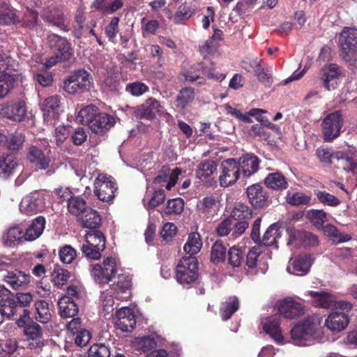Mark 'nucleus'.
<instances>
[{
	"label": "nucleus",
	"mask_w": 357,
	"mask_h": 357,
	"mask_svg": "<svg viewBox=\"0 0 357 357\" xmlns=\"http://www.w3.org/2000/svg\"><path fill=\"white\" fill-rule=\"evenodd\" d=\"M59 259L63 264H70L77 257V251L70 245H66L60 248Z\"/></svg>",
	"instance_id": "obj_56"
},
{
	"label": "nucleus",
	"mask_w": 357,
	"mask_h": 357,
	"mask_svg": "<svg viewBox=\"0 0 357 357\" xmlns=\"http://www.w3.org/2000/svg\"><path fill=\"white\" fill-rule=\"evenodd\" d=\"M60 315L63 318H70L78 312V307L75 301L68 296L61 297L58 302Z\"/></svg>",
	"instance_id": "obj_34"
},
{
	"label": "nucleus",
	"mask_w": 357,
	"mask_h": 357,
	"mask_svg": "<svg viewBox=\"0 0 357 357\" xmlns=\"http://www.w3.org/2000/svg\"><path fill=\"white\" fill-rule=\"evenodd\" d=\"M16 79V74H0V99L4 98L13 88Z\"/></svg>",
	"instance_id": "obj_47"
},
{
	"label": "nucleus",
	"mask_w": 357,
	"mask_h": 357,
	"mask_svg": "<svg viewBox=\"0 0 357 357\" xmlns=\"http://www.w3.org/2000/svg\"><path fill=\"white\" fill-rule=\"evenodd\" d=\"M70 273L68 271L62 268H54L52 273V282L58 288H61L68 281Z\"/></svg>",
	"instance_id": "obj_51"
},
{
	"label": "nucleus",
	"mask_w": 357,
	"mask_h": 357,
	"mask_svg": "<svg viewBox=\"0 0 357 357\" xmlns=\"http://www.w3.org/2000/svg\"><path fill=\"white\" fill-rule=\"evenodd\" d=\"M92 84V78L85 70H79L71 74L64 82L66 92L75 94L89 91Z\"/></svg>",
	"instance_id": "obj_7"
},
{
	"label": "nucleus",
	"mask_w": 357,
	"mask_h": 357,
	"mask_svg": "<svg viewBox=\"0 0 357 357\" xmlns=\"http://www.w3.org/2000/svg\"><path fill=\"white\" fill-rule=\"evenodd\" d=\"M321 317L317 314L307 317L291 330V337L296 345H305V342L315 337L320 329Z\"/></svg>",
	"instance_id": "obj_1"
},
{
	"label": "nucleus",
	"mask_w": 357,
	"mask_h": 357,
	"mask_svg": "<svg viewBox=\"0 0 357 357\" xmlns=\"http://www.w3.org/2000/svg\"><path fill=\"white\" fill-rule=\"evenodd\" d=\"M116 326L123 332H130L135 328L136 320L133 310L127 307H121L115 313Z\"/></svg>",
	"instance_id": "obj_18"
},
{
	"label": "nucleus",
	"mask_w": 357,
	"mask_h": 357,
	"mask_svg": "<svg viewBox=\"0 0 357 357\" xmlns=\"http://www.w3.org/2000/svg\"><path fill=\"white\" fill-rule=\"evenodd\" d=\"M343 125V119L340 111L328 114L322 121V132L326 142L337 137Z\"/></svg>",
	"instance_id": "obj_9"
},
{
	"label": "nucleus",
	"mask_w": 357,
	"mask_h": 357,
	"mask_svg": "<svg viewBox=\"0 0 357 357\" xmlns=\"http://www.w3.org/2000/svg\"><path fill=\"white\" fill-rule=\"evenodd\" d=\"M45 225V219L43 216L35 218L27 227L24 233V239L32 241L38 238L42 234Z\"/></svg>",
	"instance_id": "obj_35"
},
{
	"label": "nucleus",
	"mask_w": 357,
	"mask_h": 357,
	"mask_svg": "<svg viewBox=\"0 0 357 357\" xmlns=\"http://www.w3.org/2000/svg\"><path fill=\"white\" fill-rule=\"evenodd\" d=\"M239 303L236 297H229L222 303L220 314L223 320H228L231 315L238 309Z\"/></svg>",
	"instance_id": "obj_45"
},
{
	"label": "nucleus",
	"mask_w": 357,
	"mask_h": 357,
	"mask_svg": "<svg viewBox=\"0 0 357 357\" xmlns=\"http://www.w3.org/2000/svg\"><path fill=\"white\" fill-rule=\"evenodd\" d=\"M202 247V241L198 233H191L185 243L184 251L190 256L197 254Z\"/></svg>",
	"instance_id": "obj_44"
},
{
	"label": "nucleus",
	"mask_w": 357,
	"mask_h": 357,
	"mask_svg": "<svg viewBox=\"0 0 357 357\" xmlns=\"http://www.w3.org/2000/svg\"><path fill=\"white\" fill-rule=\"evenodd\" d=\"M121 271L120 264L116 257H104L101 264L91 265V275L94 281L100 285L105 284L116 278Z\"/></svg>",
	"instance_id": "obj_2"
},
{
	"label": "nucleus",
	"mask_w": 357,
	"mask_h": 357,
	"mask_svg": "<svg viewBox=\"0 0 357 357\" xmlns=\"http://www.w3.org/2000/svg\"><path fill=\"white\" fill-rule=\"evenodd\" d=\"M97 107L89 105L82 108L76 116V121L82 124L87 125L89 128L91 127L93 120L99 114Z\"/></svg>",
	"instance_id": "obj_37"
},
{
	"label": "nucleus",
	"mask_w": 357,
	"mask_h": 357,
	"mask_svg": "<svg viewBox=\"0 0 357 357\" xmlns=\"http://www.w3.org/2000/svg\"><path fill=\"white\" fill-rule=\"evenodd\" d=\"M60 107V99L57 96L47 98L41 106L44 121L52 124V120L58 118Z\"/></svg>",
	"instance_id": "obj_24"
},
{
	"label": "nucleus",
	"mask_w": 357,
	"mask_h": 357,
	"mask_svg": "<svg viewBox=\"0 0 357 357\" xmlns=\"http://www.w3.org/2000/svg\"><path fill=\"white\" fill-rule=\"evenodd\" d=\"M119 18L117 17H114L111 20L109 24L105 28V33L109 40L112 42L114 41L116 34L119 31Z\"/></svg>",
	"instance_id": "obj_64"
},
{
	"label": "nucleus",
	"mask_w": 357,
	"mask_h": 357,
	"mask_svg": "<svg viewBox=\"0 0 357 357\" xmlns=\"http://www.w3.org/2000/svg\"><path fill=\"white\" fill-rule=\"evenodd\" d=\"M24 141V137L21 133H15L6 137V144L10 150L20 149Z\"/></svg>",
	"instance_id": "obj_61"
},
{
	"label": "nucleus",
	"mask_w": 357,
	"mask_h": 357,
	"mask_svg": "<svg viewBox=\"0 0 357 357\" xmlns=\"http://www.w3.org/2000/svg\"><path fill=\"white\" fill-rule=\"evenodd\" d=\"M224 107L228 114H230L238 120L246 123L252 122L250 116H255L260 113H266V111L264 109L255 108L250 109L247 114H243L240 110L232 107L229 104H225Z\"/></svg>",
	"instance_id": "obj_41"
},
{
	"label": "nucleus",
	"mask_w": 357,
	"mask_h": 357,
	"mask_svg": "<svg viewBox=\"0 0 357 357\" xmlns=\"http://www.w3.org/2000/svg\"><path fill=\"white\" fill-rule=\"evenodd\" d=\"M340 55L347 62L355 60L357 52V29L344 27L338 37Z\"/></svg>",
	"instance_id": "obj_4"
},
{
	"label": "nucleus",
	"mask_w": 357,
	"mask_h": 357,
	"mask_svg": "<svg viewBox=\"0 0 357 357\" xmlns=\"http://www.w3.org/2000/svg\"><path fill=\"white\" fill-rule=\"evenodd\" d=\"M17 22H20V20L13 10L8 8L0 11V24L10 25Z\"/></svg>",
	"instance_id": "obj_62"
},
{
	"label": "nucleus",
	"mask_w": 357,
	"mask_h": 357,
	"mask_svg": "<svg viewBox=\"0 0 357 357\" xmlns=\"http://www.w3.org/2000/svg\"><path fill=\"white\" fill-rule=\"evenodd\" d=\"M250 68L244 67L245 70L250 71L253 69L255 71L256 75L259 81L266 86H270L273 82L272 75L267 68H261L260 66V61L254 59L250 64Z\"/></svg>",
	"instance_id": "obj_36"
},
{
	"label": "nucleus",
	"mask_w": 357,
	"mask_h": 357,
	"mask_svg": "<svg viewBox=\"0 0 357 357\" xmlns=\"http://www.w3.org/2000/svg\"><path fill=\"white\" fill-rule=\"evenodd\" d=\"M24 238L23 229L18 226L10 228L3 237V243L7 246H14Z\"/></svg>",
	"instance_id": "obj_43"
},
{
	"label": "nucleus",
	"mask_w": 357,
	"mask_h": 357,
	"mask_svg": "<svg viewBox=\"0 0 357 357\" xmlns=\"http://www.w3.org/2000/svg\"><path fill=\"white\" fill-rule=\"evenodd\" d=\"M176 278L183 286L194 283L198 278L197 259L192 257L182 258L176 266Z\"/></svg>",
	"instance_id": "obj_6"
},
{
	"label": "nucleus",
	"mask_w": 357,
	"mask_h": 357,
	"mask_svg": "<svg viewBox=\"0 0 357 357\" xmlns=\"http://www.w3.org/2000/svg\"><path fill=\"white\" fill-rule=\"evenodd\" d=\"M45 207L44 197L38 192L25 196L20 204L21 213L31 215L40 212Z\"/></svg>",
	"instance_id": "obj_14"
},
{
	"label": "nucleus",
	"mask_w": 357,
	"mask_h": 357,
	"mask_svg": "<svg viewBox=\"0 0 357 357\" xmlns=\"http://www.w3.org/2000/svg\"><path fill=\"white\" fill-rule=\"evenodd\" d=\"M237 163L243 175L250 177L258 171L260 160L252 153H246L238 159Z\"/></svg>",
	"instance_id": "obj_26"
},
{
	"label": "nucleus",
	"mask_w": 357,
	"mask_h": 357,
	"mask_svg": "<svg viewBox=\"0 0 357 357\" xmlns=\"http://www.w3.org/2000/svg\"><path fill=\"white\" fill-rule=\"evenodd\" d=\"M184 203L182 199L175 198L168 200L165 211L166 214H178L183 210Z\"/></svg>",
	"instance_id": "obj_58"
},
{
	"label": "nucleus",
	"mask_w": 357,
	"mask_h": 357,
	"mask_svg": "<svg viewBox=\"0 0 357 357\" xmlns=\"http://www.w3.org/2000/svg\"><path fill=\"white\" fill-rule=\"evenodd\" d=\"M68 208L71 214L79 217L89 208L86 207V202L83 198L73 197L68 199Z\"/></svg>",
	"instance_id": "obj_46"
},
{
	"label": "nucleus",
	"mask_w": 357,
	"mask_h": 357,
	"mask_svg": "<svg viewBox=\"0 0 357 357\" xmlns=\"http://www.w3.org/2000/svg\"><path fill=\"white\" fill-rule=\"evenodd\" d=\"M30 279L29 274L20 270L9 271L3 277V281L15 290L26 289L30 283Z\"/></svg>",
	"instance_id": "obj_19"
},
{
	"label": "nucleus",
	"mask_w": 357,
	"mask_h": 357,
	"mask_svg": "<svg viewBox=\"0 0 357 357\" xmlns=\"http://www.w3.org/2000/svg\"><path fill=\"white\" fill-rule=\"evenodd\" d=\"M287 202L293 206L305 205L310 203L311 197L299 192H287Z\"/></svg>",
	"instance_id": "obj_53"
},
{
	"label": "nucleus",
	"mask_w": 357,
	"mask_h": 357,
	"mask_svg": "<svg viewBox=\"0 0 357 357\" xmlns=\"http://www.w3.org/2000/svg\"><path fill=\"white\" fill-rule=\"evenodd\" d=\"M247 195L250 204L255 208H262L267 202L266 193L263 187L254 184L247 188Z\"/></svg>",
	"instance_id": "obj_30"
},
{
	"label": "nucleus",
	"mask_w": 357,
	"mask_h": 357,
	"mask_svg": "<svg viewBox=\"0 0 357 357\" xmlns=\"http://www.w3.org/2000/svg\"><path fill=\"white\" fill-rule=\"evenodd\" d=\"M192 15L191 9L186 5L180 6L175 15L172 17V21L175 24H181L188 20Z\"/></svg>",
	"instance_id": "obj_59"
},
{
	"label": "nucleus",
	"mask_w": 357,
	"mask_h": 357,
	"mask_svg": "<svg viewBox=\"0 0 357 357\" xmlns=\"http://www.w3.org/2000/svg\"><path fill=\"white\" fill-rule=\"evenodd\" d=\"M162 107L160 102L153 98H148L144 103L134 108V114L139 119H152L155 115L160 112Z\"/></svg>",
	"instance_id": "obj_20"
},
{
	"label": "nucleus",
	"mask_w": 357,
	"mask_h": 357,
	"mask_svg": "<svg viewBox=\"0 0 357 357\" xmlns=\"http://www.w3.org/2000/svg\"><path fill=\"white\" fill-rule=\"evenodd\" d=\"M307 218L317 228L323 227L324 223L326 221V213L323 210L311 209L307 213Z\"/></svg>",
	"instance_id": "obj_52"
},
{
	"label": "nucleus",
	"mask_w": 357,
	"mask_h": 357,
	"mask_svg": "<svg viewBox=\"0 0 357 357\" xmlns=\"http://www.w3.org/2000/svg\"><path fill=\"white\" fill-rule=\"evenodd\" d=\"M1 114L13 121H22L26 114L25 103L24 101L12 102L2 109Z\"/></svg>",
	"instance_id": "obj_28"
},
{
	"label": "nucleus",
	"mask_w": 357,
	"mask_h": 357,
	"mask_svg": "<svg viewBox=\"0 0 357 357\" xmlns=\"http://www.w3.org/2000/svg\"><path fill=\"white\" fill-rule=\"evenodd\" d=\"M17 167L15 158L12 154H3L0 158V177L8 178Z\"/></svg>",
	"instance_id": "obj_40"
},
{
	"label": "nucleus",
	"mask_w": 357,
	"mask_h": 357,
	"mask_svg": "<svg viewBox=\"0 0 357 357\" xmlns=\"http://www.w3.org/2000/svg\"><path fill=\"white\" fill-rule=\"evenodd\" d=\"M47 40L59 61L68 60L73 56V50L66 38L52 33L48 36Z\"/></svg>",
	"instance_id": "obj_13"
},
{
	"label": "nucleus",
	"mask_w": 357,
	"mask_h": 357,
	"mask_svg": "<svg viewBox=\"0 0 357 357\" xmlns=\"http://www.w3.org/2000/svg\"><path fill=\"white\" fill-rule=\"evenodd\" d=\"M312 264L310 255H298L293 257L289 261L287 271L293 275L303 276L306 275Z\"/></svg>",
	"instance_id": "obj_17"
},
{
	"label": "nucleus",
	"mask_w": 357,
	"mask_h": 357,
	"mask_svg": "<svg viewBox=\"0 0 357 357\" xmlns=\"http://www.w3.org/2000/svg\"><path fill=\"white\" fill-rule=\"evenodd\" d=\"M117 189L116 183L111 176L101 174L94 181V193L102 202L114 199Z\"/></svg>",
	"instance_id": "obj_8"
},
{
	"label": "nucleus",
	"mask_w": 357,
	"mask_h": 357,
	"mask_svg": "<svg viewBox=\"0 0 357 357\" xmlns=\"http://www.w3.org/2000/svg\"><path fill=\"white\" fill-rule=\"evenodd\" d=\"M115 123V119L107 113H99L91 123V130L95 133H103L109 130Z\"/></svg>",
	"instance_id": "obj_32"
},
{
	"label": "nucleus",
	"mask_w": 357,
	"mask_h": 357,
	"mask_svg": "<svg viewBox=\"0 0 357 357\" xmlns=\"http://www.w3.org/2000/svg\"><path fill=\"white\" fill-rule=\"evenodd\" d=\"M109 349L104 344H96L89 350V357H109Z\"/></svg>",
	"instance_id": "obj_60"
},
{
	"label": "nucleus",
	"mask_w": 357,
	"mask_h": 357,
	"mask_svg": "<svg viewBox=\"0 0 357 357\" xmlns=\"http://www.w3.org/2000/svg\"><path fill=\"white\" fill-rule=\"evenodd\" d=\"M321 79L327 90L335 89L338 85L340 72L336 64L332 63L322 68Z\"/></svg>",
	"instance_id": "obj_29"
},
{
	"label": "nucleus",
	"mask_w": 357,
	"mask_h": 357,
	"mask_svg": "<svg viewBox=\"0 0 357 357\" xmlns=\"http://www.w3.org/2000/svg\"><path fill=\"white\" fill-rule=\"evenodd\" d=\"M289 235L288 245L294 247H316L319 244V240L317 235L294 228H288Z\"/></svg>",
	"instance_id": "obj_10"
},
{
	"label": "nucleus",
	"mask_w": 357,
	"mask_h": 357,
	"mask_svg": "<svg viewBox=\"0 0 357 357\" xmlns=\"http://www.w3.org/2000/svg\"><path fill=\"white\" fill-rule=\"evenodd\" d=\"M41 15L43 19L50 25L56 26L61 30H68V19L61 8L52 7L44 9Z\"/></svg>",
	"instance_id": "obj_16"
},
{
	"label": "nucleus",
	"mask_w": 357,
	"mask_h": 357,
	"mask_svg": "<svg viewBox=\"0 0 357 357\" xmlns=\"http://www.w3.org/2000/svg\"><path fill=\"white\" fill-rule=\"evenodd\" d=\"M315 195L322 204L336 207L340 204V200L337 197L326 191L317 190L315 191Z\"/></svg>",
	"instance_id": "obj_54"
},
{
	"label": "nucleus",
	"mask_w": 357,
	"mask_h": 357,
	"mask_svg": "<svg viewBox=\"0 0 357 357\" xmlns=\"http://www.w3.org/2000/svg\"><path fill=\"white\" fill-rule=\"evenodd\" d=\"M351 310L334 311L331 312L325 319V326L331 332L340 333L344 331L349 323L348 313Z\"/></svg>",
	"instance_id": "obj_15"
},
{
	"label": "nucleus",
	"mask_w": 357,
	"mask_h": 357,
	"mask_svg": "<svg viewBox=\"0 0 357 357\" xmlns=\"http://www.w3.org/2000/svg\"><path fill=\"white\" fill-rule=\"evenodd\" d=\"M217 171V165L213 160H206L197 165L196 177L202 181L208 179Z\"/></svg>",
	"instance_id": "obj_39"
},
{
	"label": "nucleus",
	"mask_w": 357,
	"mask_h": 357,
	"mask_svg": "<svg viewBox=\"0 0 357 357\" xmlns=\"http://www.w3.org/2000/svg\"><path fill=\"white\" fill-rule=\"evenodd\" d=\"M28 159L37 169H45L50 166V158L36 146L29 148Z\"/></svg>",
	"instance_id": "obj_31"
},
{
	"label": "nucleus",
	"mask_w": 357,
	"mask_h": 357,
	"mask_svg": "<svg viewBox=\"0 0 357 357\" xmlns=\"http://www.w3.org/2000/svg\"><path fill=\"white\" fill-rule=\"evenodd\" d=\"M306 295L310 297L311 303L317 307L335 309L336 310H351L352 303L346 301H337L335 295L326 291H308Z\"/></svg>",
	"instance_id": "obj_3"
},
{
	"label": "nucleus",
	"mask_w": 357,
	"mask_h": 357,
	"mask_svg": "<svg viewBox=\"0 0 357 357\" xmlns=\"http://www.w3.org/2000/svg\"><path fill=\"white\" fill-rule=\"evenodd\" d=\"M333 159L347 172L354 173L357 168V151H337L334 153Z\"/></svg>",
	"instance_id": "obj_23"
},
{
	"label": "nucleus",
	"mask_w": 357,
	"mask_h": 357,
	"mask_svg": "<svg viewBox=\"0 0 357 357\" xmlns=\"http://www.w3.org/2000/svg\"><path fill=\"white\" fill-rule=\"evenodd\" d=\"M227 248L220 241H216L212 246L211 252V260L213 263L223 261L226 257Z\"/></svg>",
	"instance_id": "obj_55"
},
{
	"label": "nucleus",
	"mask_w": 357,
	"mask_h": 357,
	"mask_svg": "<svg viewBox=\"0 0 357 357\" xmlns=\"http://www.w3.org/2000/svg\"><path fill=\"white\" fill-rule=\"evenodd\" d=\"M220 208L218 197L209 195L200 199L197 204V208L202 215L209 218L217 213Z\"/></svg>",
	"instance_id": "obj_25"
},
{
	"label": "nucleus",
	"mask_w": 357,
	"mask_h": 357,
	"mask_svg": "<svg viewBox=\"0 0 357 357\" xmlns=\"http://www.w3.org/2000/svg\"><path fill=\"white\" fill-rule=\"evenodd\" d=\"M264 332L268 334L275 342L282 344L284 337L279 325L278 317L277 315L266 317L261 321Z\"/></svg>",
	"instance_id": "obj_27"
},
{
	"label": "nucleus",
	"mask_w": 357,
	"mask_h": 357,
	"mask_svg": "<svg viewBox=\"0 0 357 357\" xmlns=\"http://www.w3.org/2000/svg\"><path fill=\"white\" fill-rule=\"evenodd\" d=\"M105 237L99 230H91L85 234V243L82 246V253L90 259L101 257L100 252L105 248Z\"/></svg>",
	"instance_id": "obj_5"
},
{
	"label": "nucleus",
	"mask_w": 357,
	"mask_h": 357,
	"mask_svg": "<svg viewBox=\"0 0 357 357\" xmlns=\"http://www.w3.org/2000/svg\"><path fill=\"white\" fill-rule=\"evenodd\" d=\"M304 310L303 305L291 298H287L278 304V312L287 319H294L303 314Z\"/></svg>",
	"instance_id": "obj_22"
},
{
	"label": "nucleus",
	"mask_w": 357,
	"mask_h": 357,
	"mask_svg": "<svg viewBox=\"0 0 357 357\" xmlns=\"http://www.w3.org/2000/svg\"><path fill=\"white\" fill-rule=\"evenodd\" d=\"M195 98L194 89L190 87H185L182 89L176 100V105L181 109L185 108L189 103H190Z\"/></svg>",
	"instance_id": "obj_49"
},
{
	"label": "nucleus",
	"mask_w": 357,
	"mask_h": 357,
	"mask_svg": "<svg viewBox=\"0 0 357 357\" xmlns=\"http://www.w3.org/2000/svg\"><path fill=\"white\" fill-rule=\"evenodd\" d=\"M181 173V171L178 168L171 170L169 167L163 166L153 179L155 189L165 187L167 190H170L176 183Z\"/></svg>",
	"instance_id": "obj_12"
},
{
	"label": "nucleus",
	"mask_w": 357,
	"mask_h": 357,
	"mask_svg": "<svg viewBox=\"0 0 357 357\" xmlns=\"http://www.w3.org/2000/svg\"><path fill=\"white\" fill-rule=\"evenodd\" d=\"M34 305L36 312V320L43 324L48 323L52 318L49 303L45 301L38 300L36 301Z\"/></svg>",
	"instance_id": "obj_42"
},
{
	"label": "nucleus",
	"mask_w": 357,
	"mask_h": 357,
	"mask_svg": "<svg viewBox=\"0 0 357 357\" xmlns=\"http://www.w3.org/2000/svg\"><path fill=\"white\" fill-rule=\"evenodd\" d=\"M252 217V211L243 203H236L234 207L231 218L233 220H245Z\"/></svg>",
	"instance_id": "obj_50"
},
{
	"label": "nucleus",
	"mask_w": 357,
	"mask_h": 357,
	"mask_svg": "<svg viewBox=\"0 0 357 357\" xmlns=\"http://www.w3.org/2000/svg\"><path fill=\"white\" fill-rule=\"evenodd\" d=\"M324 232L326 235L333 238L335 243L344 242L349 238L342 236L338 229L333 225L328 224L324 227Z\"/></svg>",
	"instance_id": "obj_63"
},
{
	"label": "nucleus",
	"mask_w": 357,
	"mask_h": 357,
	"mask_svg": "<svg viewBox=\"0 0 357 357\" xmlns=\"http://www.w3.org/2000/svg\"><path fill=\"white\" fill-rule=\"evenodd\" d=\"M78 220L83 227L91 229L97 228L101 223V218L98 212L91 208L85 210Z\"/></svg>",
	"instance_id": "obj_33"
},
{
	"label": "nucleus",
	"mask_w": 357,
	"mask_h": 357,
	"mask_svg": "<svg viewBox=\"0 0 357 357\" xmlns=\"http://www.w3.org/2000/svg\"><path fill=\"white\" fill-rule=\"evenodd\" d=\"M265 185L273 190H280L288 187L285 177L280 172L268 174L264 179Z\"/></svg>",
	"instance_id": "obj_38"
},
{
	"label": "nucleus",
	"mask_w": 357,
	"mask_h": 357,
	"mask_svg": "<svg viewBox=\"0 0 357 357\" xmlns=\"http://www.w3.org/2000/svg\"><path fill=\"white\" fill-rule=\"evenodd\" d=\"M25 319L26 317H20L17 321V324L20 327H24V331L25 335L33 341H35V344L30 343L29 344V347H40L42 344L41 337H42V331L40 325L34 321H31L29 324H26Z\"/></svg>",
	"instance_id": "obj_21"
},
{
	"label": "nucleus",
	"mask_w": 357,
	"mask_h": 357,
	"mask_svg": "<svg viewBox=\"0 0 357 357\" xmlns=\"http://www.w3.org/2000/svg\"><path fill=\"white\" fill-rule=\"evenodd\" d=\"M221 173L219 176L220 185L226 188L234 184L240 176V170L237 160L229 158L224 160L221 164Z\"/></svg>",
	"instance_id": "obj_11"
},
{
	"label": "nucleus",
	"mask_w": 357,
	"mask_h": 357,
	"mask_svg": "<svg viewBox=\"0 0 357 357\" xmlns=\"http://www.w3.org/2000/svg\"><path fill=\"white\" fill-rule=\"evenodd\" d=\"M38 13L36 10H31L29 8H26V13L22 17L20 23H22L23 26L33 27L36 25L38 22Z\"/></svg>",
	"instance_id": "obj_57"
},
{
	"label": "nucleus",
	"mask_w": 357,
	"mask_h": 357,
	"mask_svg": "<svg viewBox=\"0 0 357 357\" xmlns=\"http://www.w3.org/2000/svg\"><path fill=\"white\" fill-rule=\"evenodd\" d=\"M281 237L278 224H272L266 231L261 242L264 245L271 246L277 243V239Z\"/></svg>",
	"instance_id": "obj_48"
}]
</instances>
